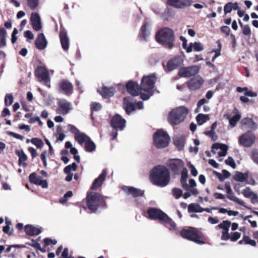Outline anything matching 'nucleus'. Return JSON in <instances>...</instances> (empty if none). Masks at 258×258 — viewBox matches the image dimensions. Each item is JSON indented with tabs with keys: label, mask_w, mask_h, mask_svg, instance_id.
<instances>
[{
	"label": "nucleus",
	"mask_w": 258,
	"mask_h": 258,
	"mask_svg": "<svg viewBox=\"0 0 258 258\" xmlns=\"http://www.w3.org/2000/svg\"><path fill=\"white\" fill-rule=\"evenodd\" d=\"M150 179L154 185L165 187L168 184L170 180L169 170L164 165H157L151 171Z\"/></svg>",
	"instance_id": "f257e3e1"
},
{
	"label": "nucleus",
	"mask_w": 258,
	"mask_h": 258,
	"mask_svg": "<svg viewBox=\"0 0 258 258\" xmlns=\"http://www.w3.org/2000/svg\"><path fill=\"white\" fill-rule=\"evenodd\" d=\"M156 41L166 48L171 49L174 46L175 34L174 31L168 27L161 28L155 35Z\"/></svg>",
	"instance_id": "f03ea898"
},
{
	"label": "nucleus",
	"mask_w": 258,
	"mask_h": 258,
	"mask_svg": "<svg viewBox=\"0 0 258 258\" xmlns=\"http://www.w3.org/2000/svg\"><path fill=\"white\" fill-rule=\"evenodd\" d=\"M86 199L87 208L92 213L96 212L99 208L105 209L107 207L103 197L98 192L88 194Z\"/></svg>",
	"instance_id": "7ed1b4c3"
},
{
	"label": "nucleus",
	"mask_w": 258,
	"mask_h": 258,
	"mask_svg": "<svg viewBox=\"0 0 258 258\" xmlns=\"http://www.w3.org/2000/svg\"><path fill=\"white\" fill-rule=\"evenodd\" d=\"M156 77L154 74L144 76L140 84L141 90L146 93H141V98L143 100H147L154 94V87Z\"/></svg>",
	"instance_id": "20e7f679"
},
{
	"label": "nucleus",
	"mask_w": 258,
	"mask_h": 258,
	"mask_svg": "<svg viewBox=\"0 0 258 258\" xmlns=\"http://www.w3.org/2000/svg\"><path fill=\"white\" fill-rule=\"evenodd\" d=\"M180 235L184 238L194 241L197 244H202L205 242L203 234L197 228L190 227L183 229L180 231Z\"/></svg>",
	"instance_id": "39448f33"
},
{
	"label": "nucleus",
	"mask_w": 258,
	"mask_h": 258,
	"mask_svg": "<svg viewBox=\"0 0 258 258\" xmlns=\"http://www.w3.org/2000/svg\"><path fill=\"white\" fill-rule=\"evenodd\" d=\"M188 112V109L184 106H181L172 110L168 114V122L172 125L179 124L184 120Z\"/></svg>",
	"instance_id": "423d86ee"
},
{
	"label": "nucleus",
	"mask_w": 258,
	"mask_h": 258,
	"mask_svg": "<svg viewBox=\"0 0 258 258\" xmlns=\"http://www.w3.org/2000/svg\"><path fill=\"white\" fill-rule=\"evenodd\" d=\"M153 141L157 148L162 149L168 146L170 138L166 132L158 130L154 134Z\"/></svg>",
	"instance_id": "0eeeda50"
},
{
	"label": "nucleus",
	"mask_w": 258,
	"mask_h": 258,
	"mask_svg": "<svg viewBox=\"0 0 258 258\" xmlns=\"http://www.w3.org/2000/svg\"><path fill=\"white\" fill-rule=\"evenodd\" d=\"M35 75L40 81H43L46 86L50 87L49 73L45 67L39 66L35 71Z\"/></svg>",
	"instance_id": "6e6552de"
},
{
	"label": "nucleus",
	"mask_w": 258,
	"mask_h": 258,
	"mask_svg": "<svg viewBox=\"0 0 258 258\" xmlns=\"http://www.w3.org/2000/svg\"><path fill=\"white\" fill-rule=\"evenodd\" d=\"M167 166L173 173L179 175L183 168L184 163L179 159H171L168 161Z\"/></svg>",
	"instance_id": "1a4fd4ad"
},
{
	"label": "nucleus",
	"mask_w": 258,
	"mask_h": 258,
	"mask_svg": "<svg viewBox=\"0 0 258 258\" xmlns=\"http://www.w3.org/2000/svg\"><path fill=\"white\" fill-rule=\"evenodd\" d=\"M199 66H189L179 69L178 75L181 77L189 78L196 75L199 71Z\"/></svg>",
	"instance_id": "9d476101"
},
{
	"label": "nucleus",
	"mask_w": 258,
	"mask_h": 258,
	"mask_svg": "<svg viewBox=\"0 0 258 258\" xmlns=\"http://www.w3.org/2000/svg\"><path fill=\"white\" fill-rule=\"evenodd\" d=\"M255 139L254 134L248 132L242 135L239 138L238 141L241 145L245 147H249L254 143Z\"/></svg>",
	"instance_id": "9b49d317"
},
{
	"label": "nucleus",
	"mask_w": 258,
	"mask_h": 258,
	"mask_svg": "<svg viewBox=\"0 0 258 258\" xmlns=\"http://www.w3.org/2000/svg\"><path fill=\"white\" fill-rule=\"evenodd\" d=\"M148 218L151 220L162 221L166 214L161 210L155 208H150L147 211Z\"/></svg>",
	"instance_id": "f8f14e48"
},
{
	"label": "nucleus",
	"mask_w": 258,
	"mask_h": 258,
	"mask_svg": "<svg viewBox=\"0 0 258 258\" xmlns=\"http://www.w3.org/2000/svg\"><path fill=\"white\" fill-rule=\"evenodd\" d=\"M126 88L127 92L132 96L141 95V93H142L141 86L136 81H128L126 84Z\"/></svg>",
	"instance_id": "ddd939ff"
},
{
	"label": "nucleus",
	"mask_w": 258,
	"mask_h": 258,
	"mask_svg": "<svg viewBox=\"0 0 258 258\" xmlns=\"http://www.w3.org/2000/svg\"><path fill=\"white\" fill-rule=\"evenodd\" d=\"M58 88L60 92L67 95H71L74 90L73 84L69 80L66 79H62L59 81Z\"/></svg>",
	"instance_id": "4468645a"
},
{
	"label": "nucleus",
	"mask_w": 258,
	"mask_h": 258,
	"mask_svg": "<svg viewBox=\"0 0 258 258\" xmlns=\"http://www.w3.org/2000/svg\"><path fill=\"white\" fill-rule=\"evenodd\" d=\"M29 180L30 183L41 186L43 188H47L48 187L47 181L46 179H42V177L38 176L35 172H32L29 175Z\"/></svg>",
	"instance_id": "2eb2a0df"
},
{
	"label": "nucleus",
	"mask_w": 258,
	"mask_h": 258,
	"mask_svg": "<svg viewBox=\"0 0 258 258\" xmlns=\"http://www.w3.org/2000/svg\"><path fill=\"white\" fill-rule=\"evenodd\" d=\"M121 189L127 195H132L134 198L143 197L144 195V190L136 188L133 186L124 185Z\"/></svg>",
	"instance_id": "dca6fc26"
},
{
	"label": "nucleus",
	"mask_w": 258,
	"mask_h": 258,
	"mask_svg": "<svg viewBox=\"0 0 258 258\" xmlns=\"http://www.w3.org/2000/svg\"><path fill=\"white\" fill-rule=\"evenodd\" d=\"M71 109V103L64 99L58 102L56 112L64 115L68 114Z\"/></svg>",
	"instance_id": "f3484780"
},
{
	"label": "nucleus",
	"mask_w": 258,
	"mask_h": 258,
	"mask_svg": "<svg viewBox=\"0 0 258 258\" xmlns=\"http://www.w3.org/2000/svg\"><path fill=\"white\" fill-rule=\"evenodd\" d=\"M204 80L198 76L191 78L187 82L188 88L191 90H196L199 89L204 83Z\"/></svg>",
	"instance_id": "a211bd4d"
},
{
	"label": "nucleus",
	"mask_w": 258,
	"mask_h": 258,
	"mask_svg": "<svg viewBox=\"0 0 258 258\" xmlns=\"http://www.w3.org/2000/svg\"><path fill=\"white\" fill-rule=\"evenodd\" d=\"M225 189L226 190V193L227 194L226 197L228 199L239 204L241 206H244V202L239 200L238 198L233 195L234 193L232 190L231 185L229 182H225Z\"/></svg>",
	"instance_id": "6ab92c4d"
},
{
	"label": "nucleus",
	"mask_w": 258,
	"mask_h": 258,
	"mask_svg": "<svg viewBox=\"0 0 258 258\" xmlns=\"http://www.w3.org/2000/svg\"><path fill=\"white\" fill-rule=\"evenodd\" d=\"M192 3V0H167V4L177 8H184Z\"/></svg>",
	"instance_id": "aec40b11"
},
{
	"label": "nucleus",
	"mask_w": 258,
	"mask_h": 258,
	"mask_svg": "<svg viewBox=\"0 0 258 258\" xmlns=\"http://www.w3.org/2000/svg\"><path fill=\"white\" fill-rule=\"evenodd\" d=\"M125 120L118 114L112 117L111 120V125L115 129L122 130L125 126Z\"/></svg>",
	"instance_id": "412c9836"
},
{
	"label": "nucleus",
	"mask_w": 258,
	"mask_h": 258,
	"mask_svg": "<svg viewBox=\"0 0 258 258\" xmlns=\"http://www.w3.org/2000/svg\"><path fill=\"white\" fill-rule=\"evenodd\" d=\"M59 37L62 49L64 51L68 50L70 46V40L64 29L60 30Z\"/></svg>",
	"instance_id": "4be33fe9"
},
{
	"label": "nucleus",
	"mask_w": 258,
	"mask_h": 258,
	"mask_svg": "<svg viewBox=\"0 0 258 258\" xmlns=\"http://www.w3.org/2000/svg\"><path fill=\"white\" fill-rule=\"evenodd\" d=\"M30 22L33 29L36 31L40 30L42 28L40 17L37 13L31 14L30 17Z\"/></svg>",
	"instance_id": "5701e85b"
},
{
	"label": "nucleus",
	"mask_w": 258,
	"mask_h": 258,
	"mask_svg": "<svg viewBox=\"0 0 258 258\" xmlns=\"http://www.w3.org/2000/svg\"><path fill=\"white\" fill-rule=\"evenodd\" d=\"M107 174V169H104L99 176L94 180L91 186V189L96 190L98 187H99L105 180Z\"/></svg>",
	"instance_id": "b1692460"
},
{
	"label": "nucleus",
	"mask_w": 258,
	"mask_h": 258,
	"mask_svg": "<svg viewBox=\"0 0 258 258\" xmlns=\"http://www.w3.org/2000/svg\"><path fill=\"white\" fill-rule=\"evenodd\" d=\"M47 41L43 33L39 34L35 40V44L36 48L39 50L44 49L47 46Z\"/></svg>",
	"instance_id": "393cba45"
},
{
	"label": "nucleus",
	"mask_w": 258,
	"mask_h": 258,
	"mask_svg": "<svg viewBox=\"0 0 258 258\" xmlns=\"http://www.w3.org/2000/svg\"><path fill=\"white\" fill-rule=\"evenodd\" d=\"M123 106L126 113L130 114L135 110V104L131 101L130 97H124L123 100Z\"/></svg>",
	"instance_id": "a878e982"
},
{
	"label": "nucleus",
	"mask_w": 258,
	"mask_h": 258,
	"mask_svg": "<svg viewBox=\"0 0 258 258\" xmlns=\"http://www.w3.org/2000/svg\"><path fill=\"white\" fill-rule=\"evenodd\" d=\"M26 234L29 236H34L41 232V228H38L32 225L27 224L24 227Z\"/></svg>",
	"instance_id": "bb28decb"
},
{
	"label": "nucleus",
	"mask_w": 258,
	"mask_h": 258,
	"mask_svg": "<svg viewBox=\"0 0 258 258\" xmlns=\"http://www.w3.org/2000/svg\"><path fill=\"white\" fill-rule=\"evenodd\" d=\"M99 92L103 97L109 98L114 95L115 89L113 87H107L104 86Z\"/></svg>",
	"instance_id": "cd10ccee"
},
{
	"label": "nucleus",
	"mask_w": 258,
	"mask_h": 258,
	"mask_svg": "<svg viewBox=\"0 0 258 258\" xmlns=\"http://www.w3.org/2000/svg\"><path fill=\"white\" fill-rule=\"evenodd\" d=\"M185 138L184 136H178L173 138L174 145L179 150H181L184 147Z\"/></svg>",
	"instance_id": "c85d7f7f"
},
{
	"label": "nucleus",
	"mask_w": 258,
	"mask_h": 258,
	"mask_svg": "<svg viewBox=\"0 0 258 258\" xmlns=\"http://www.w3.org/2000/svg\"><path fill=\"white\" fill-rule=\"evenodd\" d=\"M148 26V24L147 22H145L143 25L142 26L140 31L139 34V37L146 40L147 37L149 35V32L147 29V27Z\"/></svg>",
	"instance_id": "c756f323"
},
{
	"label": "nucleus",
	"mask_w": 258,
	"mask_h": 258,
	"mask_svg": "<svg viewBox=\"0 0 258 258\" xmlns=\"http://www.w3.org/2000/svg\"><path fill=\"white\" fill-rule=\"evenodd\" d=\"M248 177L247 173H242L239 171H236L235 175L233 176V178L235 181L240 182L247 181Z\"/></svg>",
	"instance_id": "7c9ffc66"
},
{
	"label": "nucleus",
	"mask_w": 258,
	"mask_h": 258,
	"mask_svg": "<svg viewBox=\"0 0 258 258\" xmlns=\"http://www.w3.org/2000/svg\"><path fill=\"white\" fill-rule=\"evenodd\" d=\"M239 9L238 5L237 3H233L229 2L226 4L224 7V11L225 14L230 13L232 10H236Z\"/></svg>",
	"instance_id": "2f4dec72"
},
{
	"label": "nucleus",
	"mask_w": 258,
	"mask_h": 258,
	"mask_svg": "<svg viewBox=\"0 0 258 258\" xmlns=\"http://www.w3.org/2000/svg\"><path fill=\"white\" fill-rule=\"evenodd\" d=\"M7 31L4 28H0V48L5 47L6 42Z\"/></svg>",
	"instance_id": "473e14b6"
},
{
	"label": "nucleus",
	"mask_w": 258,
	"mask_h": 258,
	"mask_svg": "<svg viewBox=\"0 0 258 258\" xmlns=\"http://www.w3.org/2000/svg\"><path fill=\"white\" fill-rule=\"evenodd\" d=\"M75 139L77 141L80 145H82L83 143H85L87 140H90V137L85 135L84 133H78L75 137Z\"/></svg>",
	"instance_id": "72a5a7b5"
},
{
	"label": "nucleus",
	"mask_w": 258,
	"mask_h": 258,
	"mask_svg": "<svg viewBox=\"0 0 258 258\" xmlns=\"http://www.w3.org/2000/svg\"><path fill=\"white\" fill-rule=\"evenodd\" d=\"M188 211L189 213L191 212H204V208L201 207L199 204H195L194 203L190 204L188 206Z\"/></svg>",
	"instance_id": "f704fd0d"
},
{
	"label": "nucleus",
	"mask_w": 258,
	"mask_h": 258,
	"mask_svg": "<svg viewBox=\"0 0 258 258\" xmlns=\"http://www.w3.org/2000/svg\"><path fill=\"white\" fill-rule=\"evenodd\" d=\"M96 149V145L95 143L91 140L88 139L87 140L86 143H85V149L88 152H91L95 150Z\"/></svg>",
	"instance_id": "c9c22d12"
},
{
	"label": "nucleus",
	"mask_w": 258,
	"mask_h": 258,
	"mask_svg": "<svg viewBox=\"0 0 258 258\" xmlns=\"http://www.w3.org/2000/svg\"><path fill=\"white\" fill-rule=\"evenodd\" d=\"M180 40L182 42V47L186 50L187 53L191 52L192 50V43H190L188 46H187V40L182 36H180Z\"/></svg>",
	"instance_id": "e433bc0d"
},
{
	"label": "nucleus",
	"mask_w": 258,
	"mask_h": 258,
	"mask_svg": "<svg viewBox=\"0 0 258 258\" xmlns=\"http://www.w3.org/2000/svg\"><path fill=\"white\" fill-rule=\"evenodd\" d=\"M183 60L181 56L179 55L175 56L170 59L167 63V64H182Z\"/></svg>",
	"instance_id": "4c0bfd02"
},
{
	"label": "nucleus",
	"mask_w": 258,
	"mask_h": 258,
	"mask_svg": "<svg viewBox=\"0 0 258 258\" xmlns=\"http://www.w3.org/2000/svg\"><path fill=\"white\" fill-rule=\"evenodd\" d=\"M241 123L243 125H246L251 128H255L256 126V123L250 118H244L241 120Z\"/></svg>",
	"instance_id": "58836bf2"
},
{
	"label": "nucleus",
	"mask_w": 258,
	"mask_h": 258,
	"mask_svg": "<svg viewBox=\"0 0 258 258\" xmlns=\"http://www.w3.org/2000/svg\"><path fill=\"white\" fill-rule=\"evenodd\" d=\"M162 222L167 224L170 229H175L176 228V224L167 214H166L164 219L163 220Z\"/></svg>",
	"instance_id": "ea45409f"
},
{
	"label": "nucleus",
	"mask_w": 258,
	"mask_h": 258,
	"mask_svg": "<svg viewBox=\"0 0 258 258\" xmlns=\"http://www.w3.org/2000/svg\"><path fill=\"white\" fill-rule=\"evenodd\" d=\"M16 154L19 157V165L20 166L21 163L27 160V156L23 150L17 151Z\"/></svg>",
	"instance_id": "a19ab883"
},
{
	"label": "nucleus",
	"mask_w": 258,
	"mask_h": 258,
	"mask_svg": "<svg viewBox=\"0 0 258 258\" xmlns=\"http://www.w3.org/2000/svg\"><path fill=\"white\" fill-rule=\"evenodd\" d=\"M216 43L217 44V48L215 50H214L211 51V53L215 52L214 55L213 56L212 58V61H214V60L216 59V58L219 56L220 55V51L221 50L222 45L221 44V42L220 40H218L216 41Z\"/></svg>",
	"instance_id": "79ce46f5"
},
{
	"label": "nucleus",
	"mask_w": 258,
	"mask_h": 258,
	"mask_svg": "<svg viewBox=\"0 0 258 258\" xmlns=\"http://www.w3.org/2000/svg\"><path fill=\"white\" fill-rule=\"evenodd\" d=\"M241 115L239 114H236L229 119V125L231 127H234L237 124V122L240 120Z\"/></svg>",
	"instance_id": "37998d69"
},
{
	"label": "nucleus",
	"mask_w": 258,
	"mask_h": 258,
	"mask_svg": "<svg viewBox=\"0 0 258 258\" xmlns=\"http://www.w3.org/2000/svg\"><path fill=\"white\" fill-rule=\"evenodd\" d=\"M231 223L229 221H223L220 224L217 225L219 228L223 229L222 231H229Z\"/></svg>",
	"instance_id": "c03bdc74"
},
{
	"label": "nucleus",
	"mask_w": 258,
	"mask_h": 258,
	"mask_svg": "<svg viewBox=\"0 0 258 258\" xmlns=\"http://www.w3.org/2000/svg\"><path fill=\"white\" fill-rule=\"evenodd\" d=\"M206 118H209V115L200 113L197 116L196 120L199 125H202L206 121Z\"/></svg>",
	"instance_id": "a18cd8bd"
},
{
	"label": "nucleus",
	"mask_w": 258,
	"mask_h": 258,
	"mask_svg": "<svg viewBox=\"0 0 258 258\" xmlns=\"http://www.w3.org/2000/svg\"><path fill=\"white\" fill-rule=\"evenodd\" d=\"M27 5L32 10H35L39 5V0H26Z\"/></svg>",
	"instance_id": "49530a36"
},
{
	"label": "nucleus",
	"mask_w": 258,
	"mask_h": 258,
	"mask_svg": "<svg viewBox=\"0 0 258 258\" xmlns=\"http://www.w3.org/2000/svg\"><path fill=\"white\" fill-rule=\"evenodd\" d=\"M77 169V165L75 163L73 162L71 165H69L67 166L63 169V172L66 174H70L71 173L72 170L73 171H76Z\"/></svg>",
	"instance_id": "de8ad7c7"
},
{
	"label": "nucleus",
	"mask_w": 258,
	"mask_h": 258,
	"mask_svg": "<svg viewBox=\"0 0 258 258\" xmlns=\"http://www.w3.org/2000/svg\"><path fill=\"white\" fill-rule=\"evenodd\" d=\"M212 148L215 149H220L221 151L227 152L228 146L225 144L217 143L212 145Z\"/></svg>",
	"instance_id": "09e8293b"
},
{
	"label": "nucleus",
	"mask_w": 258,
	"mask_h": 258,
	"mask_svg": "<svg viewBox=\"0 0 258 258\" xmlns=\"http://www.w3.org/2000/svg\"><path fill=\"white\" fill-rule=\"evenodd\" d=\"M31 143L35 145L37 148H41L44 146L42 140L37 138H34L31 140Z\"/></svg>",
	"instance_id": "8fccbe9b"
},
{
	"label": "nucleus",
	"mask_w": 258,
	"mask_h": 258,
	"mask_svg": "<svg viewBox=\"0 0 258 258\" xmlns=\"http://www.w3.org/2000/svg\"><path fill=\"white\" fill-rule=\"evenodd\" d=\"M172 194L175 199H178L182 195V190L179 188H173L172 190Z\"/></svg>",
	"instance_id": "3c124183"
},
{
	"label": "nucleus",
	"mask_w": 258,
	"mask_h": 258,
	"mask_svg": "<svg viewBox=\"0 0 258 258\" xmlns=\"http://www.w3.org/2000/svg\"><path fill=\"white\" fill-rule=\"evenodd\" d=\"M243 240L245 244H249L253 246L256 245V241L254 240L251 239L248 236L244 235L243 237Z\"/></svg>",
	"instance_id": "603ef678"
},
{
	"label": "nucleus",
	"mask_w": 258,
	"mask_h": 258,
	"mask_svg": "<svg viewBox=\"0 0 258 258\" xmlns=\"http://www.w3.org/2000/svg\"><path fill=\"white\" fill-rule=\"evenodd\" d=\"M250 157L253 161L258 164V150L253 149L250 153Z\"/></svg>",
	"instance_id": "864d4df0"
},
{
	"label": "nucleus",
	"mask_w": 258,
	"mask_h": 258,
	"mask_svg": "<svg viewBox=\"0 0 258 258\" xmlns=\"http://www.w3.org/2000/svg\"><path fill=\"white\" fill-rule=\"evenodd\" d=\"M14 98L12 94H7L5 98V103L6 106L11 105L13 102Z\"/></svg>",
	"instance_id": "5fc2aeb1"
},
{
	"label": "nucleus",
	"mask_w": 258,
	"mask_h": 258,
	"mask_svg": "<svg viewBox=\"0 0 258 258\" xmlns=\"http://www.w3.org/2000/svg\"><path fill=\"white\" fill-rule=\"evenodd\" d=\"M181 172V179L180 182L187 181V178L188 177V171L186 168H183Z\"/></svg>",
	"instance_id": "6e6d98bb"
},
{
	"label": "nucleus",
	"mask_w": 258,
	"mask_h": 258,
	"mask_svg": "<svg viewBox=\"0 0 258 258\" xmlns=\"http://www.w3.org/2000/svg\"><path fill=\"white\" fill-rule=\"evenodd\" d=\"M192 48L196 51H200L204 49V46L200 42H195L192 43Z\"/></svg>",
	"instance_id": "4d7b16f0"
},
{
	"label": "nucleus",
	"mask_w": 258,
	"mask_h": 258,
	"mask_svg": "<svg viewBox=\"0 0 258 258\" xmlns=\"http://www.w3.org/2000/svg\"><path fill=\"white\" fill-rule=\"evenodd\" d=\"M225 162L226 165L231 166L233 169H235L236 167V164L231 157H228Z\"/></svg>",
	"instance_id": "13d9d810"
},
{
	"label": "nucleus",
	"mask_w": 258,
	"mask_h": 258,
	"mask_svg": "<svg viewBox=\"0 0 258 258\" xmlns=\"http://www.w3.org/2000/svg\"><path fill=\"white\" fill-rule=\"evenodd\" d=\"M101 105L99 103L92 102L91 104V111H97L101 109Z\"/></svg>",
	"instance_id": "bf43d9fd"
},
{
	"label": "nucleus",
	"mask_w": 258,
	"mask_h": 258,
	"mask_svg": "<svg viewBox=\"0 0 258 258\" xmlns=\"http://www.w3.org/2000/svg\"><path fill=\"white\" fill-rule=\"evenodd\" d=\"M240 236H241V234L239 232H232L231 233L230 239L232 241H236L240 237Z\"/></svg>",
	"instance_id": "052dcab7"
},
{
	"label": "nucleus",
	"mask_w": 258,
	"mask_h": 258,
	"mask_svg": "<svg viewBox=\"0 0 258 258\" xmlns=\"http://www.w3.org/2000/svg\"><path fill=\"white\" fill-rule=\"evenodd\" d=\"M44 245L45 246H48L51 244L55 245L57 243V241L55 239H51L50 238H45L43 240Z\"/></svg>",
	"instance_id": "680f3d73"
},
{
	"label": "nucleus",
	"mask_w": 258,
	"mask_h": 258,
	"mask_svg": "<svg viewBox=\"0 0 258 258\" xmlns=\"http://www.w3.org/2000/svg\"><path fill=\"white\" fill-rule=\"evenodd\" d=\"M204 134L208 136H209L212 140L214 141H216L217 140V136L216 135L215 131H209L204 132Z\"/></svg>",
	"instance_id": "e2e57ef3"
},
{
	"label": "nucleus",
	"mask_w": 258,
	"mask_h": 258,
	"mask_svg": "<svg viewBox=\"0 0 258 258\" xmlns=\"http://www.w3.org/2000/svg\"><path fill=\"white\" fill-rule=\"evenodd\" d=\"M242 34L245 36H250L251 32L249 26L248 25H245V26L242 28Z\"/></svg>",
	"instance_id": "0e129e2a"
},
{
	"label": "nucleus",
	"mask_w": 258,
	"mask_h": 258,
	"mask_svg": "<svg viewBox=\"0 0 258 258\" xmlns=\"http://www.w3.org/2000/svg\"><path fill=\"white\" fill-rule=\"evenodd\" d=\"M253 193V192L251 190L249 187H246L242 191L243 196L247 198H250Z\"/></svg>",
	"instance_id": "69168bd1"
},
{
	"label": "nucleus",
	"mask_w": 258,
	"mask_h": 258,
	"mask_svg": "<svg viewBox=\"0 0 258 258\" xmlns=\"http://www.w3.org/2000/svg\"><path fill=\"white\" fill-rule=\"evenodd\" d=\"M31 241V242H26V244L36 248V249H37L39 248H40V245L38 242L35 241L34 239H32Z\"/></svg>",
	"instance_id": "338daca9"
},
{
	"label": "nucleus",
	"mask_w": 258,
	"mask_h": 258,
	"mask_svg": "<svg viewBox=\"0 0 258 258\" xmlns=\"http://www.w3.org/2000/svg\"><path fill=\"white\" fill-rule=\"evenodd\" d=\"M221 32L225 34L226 37L230 34V29L227 26H222L220 28Z\"/></svg>",
	"instance_id": "774afa93"
}]
</instances>
